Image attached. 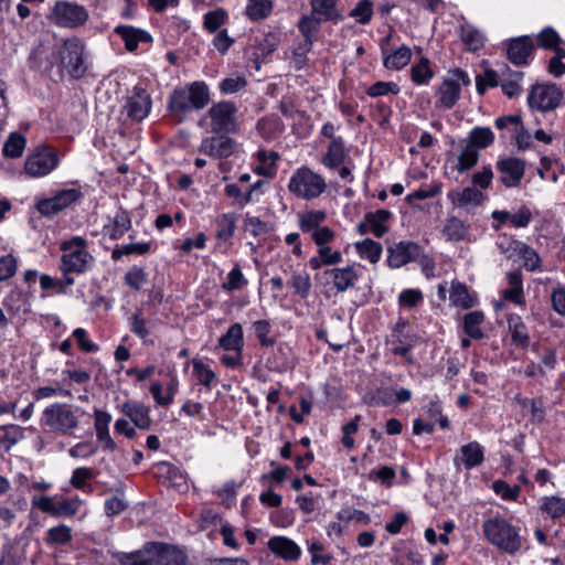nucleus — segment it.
Here are the masks:
<instances>
[{
	"instance_id": "a19ab883",
	"label": "nucleus",
	"mask_w": 565,
	"mask_h": 565,
	"mask_svg": "<svg viewBox=\"0 0 565 565\" xmlns=\"http://www.w3.org/2000/svg\"><path fill=\"white\" fill-rule=\"evenodd\" d=\"M322 22L324 21L311 12L303 14L298 21L297 26L303 40L313 44Z\"/></svg>"
},
{
	"instance_id": "4be33fe9",
	"label": "nucleus",
	"mask_w": 565,
	"mask_h": 565,
	"mask_svg": "<svg viewBox=\"0 0 565 565\" xmlns=\"http://www.w3.org/2000/svg\"><path fill=\"white\" fill-rule=\"evenodd\" d=\"M114 32L124 41L128 52H135L140 44L152 42V36L148 31L132 25H117Z\"/></svg>"
},
{
	"instance_id": "f03ea898",
	"label": "nucleus",
	"mask_w": 565,
	"mask_h": 565,
	"mask_svg": "<svg viewBox=\"0 0 565 565\" xmlns=\"http://www.w3.org/2000/svg\"><path fill=\"white\" fill-rule=\"evenodd\" d=\"M210 100V89L206 83L195 81L173 89L169 97L168 109L178 121H183L190 113L203 109Z\"/></svg>"
},
{
	"instance_id": "4c0bfd02",
	"label": "nucleus",
	"mask_w": 565,
	"mask_h": 565,
	"mask_svg": "<svg viewBox=\"0 0 565 565\" xmlns=\"http://www.w3.org/2000/svg\"><path fill=\"white\" fill-rule=\"evenodd\" d=\"M391 217L392 213L385 209L365 214V220L371 226V233L377 238L383 237L388 232L387 222Z\"/></svg>"
},
{
	"instance_id": "1a4fd4ad",
	"label": "nucleus",
	"mask_w": 565,
	"mask_h": 565,
	"mask_svg": "<svg viewBox=\"0 0 565 565\" xmlns=\"http://www.w3.org/2000/svg\"><path fill=\"white\" fill-rule=\"evenodd\" d=\"M83 198L81 189L64 188L53 191L49 198L36 200L35 209L42 216L51 217L81 202Z\"/></svg>"
},
{
	"instance_id": "5fc2aeb1",
	"label": "nucleus",
	"mask_w": 565,
	"mask_h": 565,
	"mask_svg": "<svg viewBox=\"0 0 565 565\" xmlns=\"http://www.w3.org/2000/svg\"><path fill=\"white\" fill-rule=\"evenodd\" d=\"M470 145L475 149H484L494 141V134L489 127L477 126L469 134Z\"/></svg>"
},
{
	"instance_id": "de8ad7c7",
	"label": "nucleus",
	"mask_w": 565,
	"mask_h": 565,
	"mask_svg": "<svg viewBox=\"0 0 565 565\" xmlns=\"http://www.w3.org/2000/svg\"><path fill=\"white\" fill-rule=\"evenodd\" d=\"M95 471L93 468L78 467L72 472L70 483L77 490L90 493L93 491L89 481L95 478Z\"/></svg>"
},
{
	"instance_id": "49530a36",
	"label": "nucleus",
	"mask_w": 565,
	"mask_h": 565,
	"mask_svg": "<svg viewBox=\"0 0 565 565\" xmlns=\"http://www.w3.org/2000/svg\"><path fill=\"white\" fill-rule=\"evenodd\" d=\"M483 320L484 315L479 310L468 312L463 316V330L469 338L475 340H480L483 338V332L481 329Z\"/></svg>"
},
{
	"instance_id": "774afa93",
	"label": "nucleus",
	"mask_w": 565,
	"mask_h": 565,
	"mask_svg": "<svg viewBox=\"0 0 565 565\" xmlns=\"http://www.w3.org/2000/svg\"><path fill=\"white\" fill-rule=\"evenodd\" d=\"M83 503H84V500H82L77 495L73 497V498L63 499V500L56 502L55 515L64 516V518H72L78 512V510Z\"/></svg>"
},
{
	"instance_id": "9d476101",
	"label": "nucleus",
	"mask_w": 565,
	"mask_h": 565,
	"mask_svg": "<svg viewBox=\"0 0 565 565\" xmlns=\"http://www.w3.org/2000/svg\"><path fill=\"white\" fill-rule=\"evenodd\" d=\"M564 98V92L555 83H542L532 86L527 95L531 109L547 113L556 109Z\"/></svg>"
},
{
	"instance_id": "cd10ccee",
	"label": "nucleus",
	"mask_w": 565,
	"mask_h": 565,
	"mask_svg": "<svg viewBox=\"0 0 565 565\" xmlns=\"http://www.w3.org/2000/svg\"><path fill=\"white\" fill-rule=\"evenodd\" d=\"M539 511L545 519L561 520L565 516V498L544 495L539 500Z\"/></svg>"
},
{
	"instance_id": "bf43d9fd",
	"label": "nucleus",
	"mask_w": 565,
	"mask_h": 565,
	"mask_svg": "<svg viewBox=\"0 0 565 565\" xmlns=\"http://www.w3.org/2000/svg\"><path fill=\"white\" fill-rule=\"evenodd\" d=\"M294 292L301 299L308 298L312 284L309 274L294 273L288 281Z\"/></svg>"
},
{
	"instance_id": "37998d69",
	"label": "nucleus",
	"mask_w": 565,
	"mask_h": 565,
	"mask_svg": "<svg viewBox=\"0 0 565 565\" xmlns=\"http://www.w3.org/2000/svg\"><path fill=\"white\" fill-rule=\"evenodd\" d=\"M24 437V429L14 424L0 426V450L9 451Z\"/></svg>"
},
{
	"instance_id": "4468645a",
	"label": "nucleus",
	"mask_w": 565,
	"mask_h": 565,
	"mask_svg": "<svg viewBox=\"0 0 565 565\" xmlns=\"http://www.w3.org/2000/svg\"><path fill=\"white\" fill-rule=\"evenodd\" d=\"M228 134H215L205 137L199 146V152L216 160L230 158L236 150V141Z\"/></svg>"
},
{
	"instance_id": "4d7b16f0",
	"label": "nucleus",
	"mask_w": 565,
	"mask_h": 565,
	"mask_svg": "<svg viewBox=\"0 0 565 565\" xmlns=\"http://www.w3.org/2000/svg\"><path fill=\"white\" fill-rule=\"evenodd\" d=\"M248 284L238 264L228 271L226 280L222 284L223 290L234 292L243 289Z\"/></svg>"
},
{
	"instance_id": "412c9836",
	"label": "nucleus",
	"mask_w": 565,
	"mask_h": 565,
	"mask_svg": "<svg viewBox=\"0 0 565 565\" xmlns=\"http://www.w3.org/2000/svg\"><path fill=\"white\" fill-rule=\"evenodd\" d=\"M533 46V40L529 35L511 39L508 42L507 56L515 65H525L532 54Z\"/></svg>"
},
{
	"instance_id": "3c124183",
	"label": "nucleus",
	"mask_w": 565,
	"mask_h": 565,
	"mask_svg": "<svg viewBox=\"0 0 565 565\" xmlns=\"http://www.w3.org/2000/svg\"><path fill=\"white\" fill-rule=\"evenodd\" d=\"M514 250H516L524 262V267L530 271H535L541 266V258L537 252L525 243L513 241Z\"/></svg>"
},
{
	"instance_id": "79ce46f5",
	"label": "nucleus",
	"mask_w": 565,
	"mask_h": 565,
	"mask_svg": "<svg viewBox=\"0 0 565 565\" xmlns=\"http://www.w3.org/2000/svg\"><path fill=\"white\" fill-rule=\"evenodd\" d=\"M236 214L233 212L223 213L217 217L215 236L220 242L231 241L236 231Z\"/></svg>"
},
{
	"instance_id": "052dcab7",
	"label": "nucleus",
	"mask_w": 565,
	"mask_h": 565,
	"mask_svg": "<svg viewBox=\"0 0 565 565\" xmlns=\"http://www.w3.org/2000/svg\"><path fill=\"white\" fill-rule=\"evenodd\" d=\"M206 235L203 232H199L195 238L184 237L183 239H177L173 242L172 246L183 254H189L194 248L204 249L206 247Z\"/></svg>"
},
{
	"instance_id": "680f3d73",
	"label": "nucleus",
	"mask_w": 565,
	"mask_h": 565,
	"mask_svg": "<svg viewBox=\"0 0 565 565\" xmlns=\"http://www.w3.org/2000/svg\"><path fill=\"white\" fill-rule=\"evenodd\" d=\"M46 543L49 545H64L72 541V530L65 524L50 527L46 531Z\"/></svg>"
},
{
	"instance_id": "423d86ee",
	"label": "nucleus",
	"mask_w": 565,
	"mask_h": 565,
	"mask_svg": "<svg viewBox=\"0 0 565 565\" xmlns=\"http://www.w3.org/2000/svg\"><path fill=\"white\" fill-rule=\"evenodd\" d=\"M287 188L298 199L310 201L326 192L327 182L321 174L302 166L292 172Z\"/></svg>"
},
{
	"instance_id": "393cba45",
	"label": "nucleus",
	"mask_w": 565,
	"mask_h": 565,
	"mask_svg": "<svg viewBox=\"0 0 565 565\" xmlns=\"http://www.w3.org/2000/svg\"><path fill=\"white\" fill-rule=\"evenodd\" d=\"M347 158L344 139L341 136L333 138L327 148V152L321 159V163L330 170L339 168Z\"/></svg>"
},
{
	"instance_id": "e2e57ef3",
	"label": "nucleus",
	"mask_w": 565,
	"mask_h": 565,
	"mask_svg": "<svg viewBox=\"0 0 565 565\" xmlns=\"http://www.w3.org/2000/svg\"><path fill=\"white\" fill-rule=\"evenodd\" d=\"M516 402L521 407H530L531 420L541 424L545 419V406L542 399L527 398V397H515Z\"/></svg>"
},
{
	"instance_id": "09e8293b",
	"label": "nucleus",
	"mask_w": 565,
	"mask_h": 565,
	"mask_svg": "<svg viewBox=\"0 0 565 565\" xmlns=\"http://www.w3.org/2000/svg\"><path fill=\"white\" fill-rule=\"evenodd\" d=\"M26 139L25 137L18 132H11L7 140L4 141L2 153L7 158H20L25 149Z\"/></svg>"
},
{
	"instance_id": "7ed1b4c3",
	"label": "nucleus",
	"mask_w": 565,
	"mask_h": 565,
	"mask_svg": "<svg viewBox=\"0 0 565 565\" xmlns=\"http://www.w3.org/2000/svg\"><path fill=\"white\" fill-rule=\"evenodd\" d=\"M62 252L58 269L61 274L70 277L79 276L92 270L95 258L89 250L87 239L82 236H72L60 244Z\"/></svg>"
},
{
	"instance_id": "f8f14e48",
	"label": "nucleus",
	"mask_w": 565,
	"mask_h": 565,
	"mask_svg": "<svg viewBox=\"0 0 565 565\" xmlns=\"http://www.w3.org/2000/svg\"><path fill=\"white\" fill-rule=\"evenodd\" d=\"M237 107L233 102L222 100L213 104L207 116L211 119V131L214 134H233L238 130L236 120Z\"/></svg>"
},
{
	"instance_id": "dca6fc26",
	"label": "nucleus",
	"mask_w": 565,
	"mask_h": 565,
	"mask_svg": "<svg viewBox=\"0 0 565 565\" xmlns=\"http://www.w3.org/2000/svg\"><path fill=\"white\" fill-rule=\"evenodd\" d=\"M418 243L412 241H399L387 247L386 264L392 269L401 268L413 263L419 256Z\"/></svg>"
},
{
	"instance_id": "aec40b11",
	"label": "nucleus",
	"mask_w": 565,
	"mask_h": 565,
	"mask_svg": "<svg viewBox=\"0 0 565 565\" xmlns=\"http://www.w3.org/2000/svg\"><path fill=\"white\" fill-rule=\"evenodd\" d=\"M323 275L332 280L333 288L337 292H345L353 288L359 279V274L354 265L327 269Z\"/></svg>"
},
{
	"instance_id": "c03bdc74",
	"label": "nucleus",
	"mask_w": 565,
	"mask_h": 565,
	"mask_svg": "<svg viewBox=\"0 0 565 565\" xmlns=\"http://www.w3.org/2000/svg\"><path fill=\"white\" fill-rule=\"evenodd\" d=\"M282 129L279 118L274 116L263 117L256 122V131L264 140L275 139Z\"/></svg>"
},
{
	"instance_id": "0eeeda50",
	"label": "nucleus",
	"mask_w": 565,
	"mask_h": 565,
	"mask_svg": "<svg viewBox=\"0 0 565 565\" xmlns=\"http://www.w3.org/2000/svg\"><path fill=\"white\" fill-rule=\"evenodd\" d=\"M61 163L57 150L49 145L35 147L25 158L23 172L31 179L47 177Z\"/></svg>"
},
{
	"instance_id": "6ab92c4d",
	"label": "nucleus",
	"mask_w": 565,
	"mask_h": 565,
	"mask_svg": "<svg viewBox=\"0 0 565 565\" xmlns=\"http://www.w3.org/2000/svg\"><path fill=\"white\" fill-rule=\"evenodd\" d=\"M497 169L502 174L501 182L507 188H516L525 172L524 162L512 157L498 160Z\"/></svg>"
},
{
	"instance_id": "a211bd4d",
	"label": "nucleus",
	"mask_w": 565,
	"mask_h": 565,
	"mask_svg": "<svg viewBox=\"0 0 565 565\" xmlns=\"http://www.w3.org/2000/svg\"><path fill=\"white\" fill-rule=\"evenodd\" d=\"M267 548L285 562H297L302 554L300 546L294 540L282 535L271 536L267 542Z\"/></svg>"
},
{
	"instance_id": "a878e982",
	"label": "nucleus",
	"mask_w": 565,
	"mask_h": 565,
	"mask_svg": "<svg viewBox=\"0 0 565 565\" xmlns=\"http://www.w3.org/2000/svg\"><path fill=\"white\" fill-rule=\"evenodd\" d=\"M412 55L411 47L405 44L397 49H391L382 55L383 66L390 71H401L408 65Z\"/></svg>"
},
{
	"instance_id": "8fccbe9b",
	"label": "nucleus",
	"mask_w": 565,
	"mask_h": 565,
	"mask_svg": "<svg viewBox=\"0 0 565 565\" xmlns=\"http://www.w3.org/2000/svg\"><path fill=\"white\" fill-rule=\"evenodd\" d=\"M151 244L148 242L129 243L116 246L111 252V258L115 262L128 255H146L150 252Z\"/></svg>"
},
{
	"instance_id": "20e7f679",
	"label": "nucleus",
	"mask_w": 565,
	"mask_h": 565,
	"mask_svg": "<svg viewBox=\"0 0 565 565\" xmlns=\"http://www.w3.org/2000/svg\"><path fill=\"white\" fill-rule=\"evenodd\" d=\"M482 530L488 542L507 554L513 555L522 547L518 530L504 518L487 519L482 524Z\"/></svg>"
},
{
	"instance_id": "864d4df0",
	"label": "nucleus",
	"mask_w": 565,
	"mask_h": 565,
	"mask_svg": "<svg viewBox=\"0 0 565 565\" xmlns=\"http://www.w3.org/2000/svg\"><path fill=\"white\" fill-rule=\"evenodd\" d=\"M460 36L467 50L476 52L483 46V35L471 24H463L460 30Z\"/></svg>"
},
{
	"instance_id": "6e6552de",
	"label": "nucleus",
	"mask_w": 565,
	"mask_h": 565,
	"mask_svg": "<svg viewBox=\"0 0 565 565\" xmlns=\"http://www.w3.org/2000/svg\"><path fill=\"white\" fill-rule=\"evenodd\" d=\"M61 65L75 78L82 77L87 71V55L84 42L76 38H67L57 49Z\"/></svg>"
},
{
	"instance_id": "f257e3e1",
	"label": "nucleus",
	"mask_w": 565,
	"mask_h": 565,
	"mask_svg": "<svg viewBox=\"0 0 565 565\" xmlns=\"http://www.w3.org/2000/svg\"><path fill=\"white\" fill-rule=\"evenodd\" d=\"M119 565H185L188 556L178 546L149 542L141 550L115 555Z\"/></svg>"
},
{
	"instance_id": "6e6d98bb",
	"label": "nucleus",
	"mask_w": 565,
	"mask_h": 565,
	"mask_svg": "<svg viewBox=\"0 0 565 565\" xmlns=\"http://www.w3.org/2000/svg\"><path fill=\"white\" fill-rule=\"evenodd\" d=\"M193 375L196 377L199 384L206 388H211L212 384L216 380V373L202 360L193 359Z\"/></svg>"
},
{
	"instance_id": "603ef678",
	"label": "nucleus",
	"mask_w": 565,
	"mask_h": 565,
	"mask_svg": "<svg viewBox=\"0 0 565 565\" xmlns=\"http://www.w3.org/2000/svg\"><path fill=\"white\" fill-rule=\"evenodd\" d=\"M313 44L309 41H300L294 45L290 54V64L297 71L305 68L308 64V54L312 50Z\"/></svg>"
},
{
	"instance_id": "58836bf2",
	"label": "nucleus",
	"mask_w": 565,
	"mask_h": 565,
	"mask_svg": "<svg viewBox=\"0 0 565 565\" xmlns=\"http://www.w3.org/2000/svg\"><path fill=\"white\" fill-rule=\"evenodd\" d=\"M354 248L360 258L369 260L371 264L380 262L383 253L381 243L371 238H365L354 243Z\"/></svg>"
},
{
	"instance_id": "f3484780",
	"label": "nucleus",
	"mask_w": 565,
	"mask_h": 565,
	"mask_svg": "<svg viewBox=\"0 0 565 565\" xmlns=\"http://www.w3.org/2000/svg\"><path fill=\"white\" fill-rule=\"evenodd\" d=\"M484 460V447L478 441L462 445L454 457V466L457 471L471 470L479 467Z\"/></svg>"
},
{
	"instance_id": "69168bd1",
	"label": "nucleus",
	"mask_w": 565,
	"mask_h": 565,
	"mask_svg": "<svg viewBox=\"0 0 565 565\" xmlns=\"http://www.w3.org/2000/svg\"><path fill=\"white\" fill-rule=\"evenodd\" d=\"M307 548L311 556V565H330L333 561L332 554H323L324 545L320 541H307Z\"/></svg>"
},
{
	"instance_id": "0e129e2a",
	"label": "nucleus",
	"mask_w": 565,
	"mask_h": 565,
	"mask_svg": "<svg viewBox=\"0 0 565 565\" xmlns=\"http://www.w3.org/2000/svg\"><path fill=\"white\" fill-rule=\"evenodd\" d=\"M479 159V152L472 146L467 145L458 154L456 169L458 172L463 173L473 168Z\"/></svg>"
},
{
	"instance_id": "b1692460",
	"label": "nucleus",
	"mask_w": 565,
	"mask_h": 565,
	"mask_svg": "<svg viewBox=\"0 0 565 565\" xmlns=\"http://www.w3.org/2000/svg\"><path fill=\"white\" fill-rule=\"evenodd\" d=\"M447 198L455 206L469 209L479 206L484 200V194L475 186H467L448 192Z\"/></svg>"
},
{
	"instance_id": "c85d7f7f",
	"label": "nucleus",
	"mask_w": 565,
	"mask_h": 565,
	"mask_svg": "<svg viewBox=\"0 0 565 565\" xmlns=\"http://www.w3.org/2000/svg\"><path fill=\"white\" fill-rule=\"evenodd\" d=\"M508 329L512 344L525 349L530 345V334L526 324L516 313L508 316Z\"/></svg>"
},
{
	"instance_id": "338daca9",
	"label": "nucleus",
	"mask_w": 565,
	"mask_h": 565,
	"mask_svg": "<svg viewBox=\"0 0 565 565\" xmlns=\"http://www.w3.org/2000/svg\"><path fill=\"white\" fill-rule=\"evenodd\" d=\"M244 230L253 237H259L269 233L270 226L258 216L246 213L244 216Z\"/></svg>"
},
{
	"instance_id": "13d9d810",
	"label": "nucleus",
	"mask_w": 565,
	"mask_h": 565,
	"mask_svg": "<svg viewBox=\"0 0 565 565\" xmlns=\"http://www.w3.org/2000/svg\"><path fill=\"white\" fill-rule=\"evenodd\" d=\"M537 44L540 47L545 50H552L557 52V49H564L562 44V39L555 29L552 26L544 28L537 34Z\"/></svg>"
},
{
	"instance_id": "ddd939ff",
	"label": "nucleus",
	"mask_w": 565,
	"mask_h": 565,
	"mask_svg": "<svg viewBox=\"0 0 565 565\" xmlns=\"http://www.w3.org/2000/svg\"><path fill=\"white\" fill-rule=\"evenodd\" d=\"M88 19L87 10L77 3L58 1L52 9L50 20L60 28H77Z\"/></svg>"
},
{
	"instance_id": "bb28decb",
	"label": "nucleus",
	"mask_w": 565,
	"mask_h": 565,
	"mask_svg": "<svg viewBox=\"0 0 565 565\" xmlns=\"http://www.w3.org/2000/svg\"><path fill=\"white\" fill-rule=\"evenodd\" d=\"M40 287L45 292H52L56 295H67L70 288L75 284V278L62 274V277H53L47 274H42L39 277Z\"/></svg>"
},
{
	"instance_id": "5701e85b",
	"label": "nucleus",
	"mask_w": 565,
	"mask_h": 565,
	"mask_svg": "<svg viewBox=\"0 0 565 565\" xmlns=\"http://www.w3.org/2000/svg\"><path fill=\"white\" fill-rule=\"evenodd\" d=\"M131 228V217L128 211L118 209L113 217L104 224V235L113 241L120 239Z\"/></svg>"
},
{
	"instance_id": "2eb2a0df",
	"label": "nucleus",
	"mask_w": 565,
	"mask_h": 565,
	"mask_svg": "<svg viewBox=\"0 0 565 565\" xmlns=\"http://www.w3.org/2000/svg\"><path fill=\"white\" fill-rule=\"evenodd\" d=\"M152 107L150 94L142 87L136 86L127 96L124 111L134 121H141L148 117Z\"/></svg>"
},
{
	"instance_id": "39448f33",
	"label": "nucleus",
	"mask_w": 565,
	"mask_h": 565,
	"mask_svg": "<svg viewBox=\"0 0 565 565\" xmlns=\"http://www.w3.org/2000/svg\"><path fill=\"white\" fill-rule=\"evenodd\" d=\"M78 407L67 403H53L44 408L41 416L42 426L58 435H72L79 424Z\"/></svg>"
},
{
	"instance_id": "7c9ffc66",
	"label": "nucleus",
	"mask_w": 565,
	"mask_h": 565,
	"mask_svg": "<svg viewBox=\"0 0 565 565\" xmlns=\"http://www.w3.org/2000/svg\"><path fill=\"white\" fill-rule=\"evenodd\" d=\"M244 332L241 323L235 322L218 339V347L224 351H243Z\"/></svg>"
},
{
	"instance_id": "ea45409f",
	"label": "nucleus",
	"mask_w": 565,
	"mask_h": 565,
	"mask_svg": "<svg viewBox=\"0 0 565 565\" xmlns=\"http://www.w3.org/2000/svg\"><path fill=\"white\" fill-rule=\"evenodd\" d=\"M327 218L323 210H310L298 215V225L302 233H312L320 228Z\"/></svg>"
},
{
	"instance_id": "e433bc0d",
	"label": "nucleus",
	"mask_w": 565,
	"mask_h": 565,
	"mask_svg": "<svg viewBox=\"0 0 565 565\" xmlns=\"http://www.w3.org/2000/svg\"><path fill=\"white\" fill-rule=\"evenodd\" d=\"M435 72L430 65L429 58L422 56L411 67V79L417 86H426L434 78Z\"/></svg>"
},
{
	"instance_id": "f704fd0d",
	"label": "nucleus",
	"mask_w": 565,
	"mask_h": 565,
	"mask_svg": "<svg viewBox=\"0 0 565 565\" xmlns=\"http://www.w3.org/2000/svg\"><path fill=\"white\" fill-rule=\"evenodd\" d=\"M274 1L275 0H247L244 14L253 22L263 21L271 14Z\"/></svg>"
},
{
	"instance_id": "c756f323",
	"label": "nucleus",
	"mask_w": 565,
	"mask_h": 565,
	"mask_svg": "<svg viewBox=\"0 0 565 565\" xmlns=\"http://www.w3.org/2000/svg\"><path fill=\"white\" fill-rule=\"evenodd\" d=\"M339 0H311V12L323 21L339 22L343 19L338 8Z\"/></svg>"
},
{
	"instance_id": "2f4dec72",
	"label": "nucleus",
	"mask_w": 565,
	"mask_h": 565,
	"mask_svg": "<svg viewBox=\"0 0 565 565\" xmlns=\"http://www.w3.org/2000/svg\"><path fill=\"white\" fill-rule=\"evenodd\" d=\"M257 163L253 170L256 174L271 178L277 172V160L279 154L276 151L258 150L255 154Z\"/></svg>"
},
{
	"instance_id": "473e14b6",
	"label": "nucleus",
	"mask_w": 565,
	"mask_h": 565,
	"mask_svg": "<svg viewBox=\"0 0 565 565\" xmlns=\"http://www.w3.org/2000/svg\"><path fill=\"white\" fill-rule=\"evenodd\" d=\"M122 412L136 427L147 430L151 426L150 411L142 404L139 403H125Z\"/></svg>"
},
{
	"instance_id": "72a5a7b5",
	"label": "nucleus",
	"mask_w": 565,
	"mask_h": 565,
	"mask_svg": "<svg viewBox=\"0 0 565 565\" xmlns=\"http://www.w3.org/2000/svg\"><path fill=\"white\" fill-rule=\"evenodd\" d=\"M524 73L521 71H511L507 68L499 82V86L501 87L502 93L509 98L520 96L522 93L521 82Z\"/></svg>"
},
{
	"instance_id": "a18cd8bd",
	"label": "nucleus",
	"mask_w": 565,
	"mask_h": 565,
	"mask_svg": "<svg viewBox=\"0 0 565 565\" xmlns=\"http://www.w3.org/2000/svg\"><path fill=\"white\" fill-rule=\"evenodd\" d=\"M451 305L461 309H469L475 306V300L469 294L468 288L462 282H452L449 292Z\"/></svg>"
},
{
	"instance_id": "c9c22d12",
	"label": "nucleus",
	"mask_w": 565,
	"mask_h": 565,
	"mask_svg": "<svg viewBox=\"0 0 565 565\" xmlns=\"http://www.w3.org/2000/svg\"><path fill=\"white\" fill-rule=\"evenodd\" d=\"M441 233L449 242H460L469 235V225L457 216H449Z\"/></svg>"
},
{
	"instance_id": "9b49d317",
	"label": "nucleus",
	"mask_w": 565,
	"mask_h": 565,
	"mask_svg": "<svg viewBox=\"0 0 565 565\" xmlns=\"http://www.w3.org/2000/svg\"><path fill=\"white\" fill-rule=\"evenodd\" d=\"M470 83L466 71L461 68L450 71L436 90L438 104L446 109L452 108L460 98L461 86H468Z\"/></svg>"
}]
</instances>
